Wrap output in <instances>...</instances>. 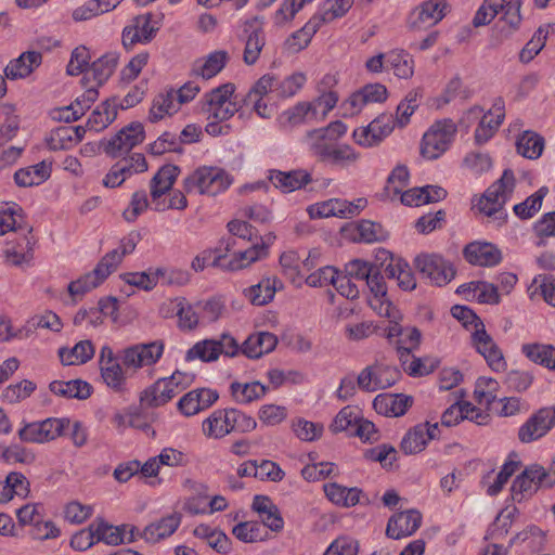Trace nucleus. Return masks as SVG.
Here are the masks:
<instances>
[{
    "label": "nucleus",
    "instance_id": "f257e3e1",
    "mask_svg": "<svg viewBox=\"0 0 555 555\" xmlns=\"http://www.w3.org/2000/svg\"><path fill=\"white\" fill-rule=\"evenodd\" d=\"M232 183L233 178L223 168L202 166L183 180V190L185 193L196 191L202 195L216 196Z\"/></svg>",
    "mask_w": 555,
    "mask_h": 555
},
{
    "label": "nucleus",
    "instance_id": "f03ea898",
    "mask_svg": "<svg viewBox=\"0 0 555 555\" xmlns=\"http://www.w3.org/2000/svg\"><path fill=\"white\" fill-rule=\"evenodd\" d=\"M515 188V176L511 169H505L502 177L488 188L480 198L478 209L487 217L503 221L505 218L504 205L511 197Z\"/></svg>",
    "mask_w": 555,
    "mask_h": 555
},
{
    "label": "nucleus",
    "instance_id": "7ed1b4c3",
    "mask_svg": "<svg viewBox=\"0 0 555 555\" xmlns=\"http://www.w3.org/2000/svg\"><path fill=\"white\" fill-rule=\"evenodd\" d=\"M234 83L228 82L212 89L204 95L202 111L208 119L225 121L238 112V101Z\"/></svg>",
    "mask_w": 555,
    "mask_h": 555
},
{
    "label": "nucleus",
    "instance_id": "20e7f679",
    "mask_svg": "<svg viewBox=\"0 0 555 555\" xmlns=\"http://www.w3.org/2000/svg\"><path fill=\"white\" fill-rule=\"evenodd\" d=\"M456 130L452 119L436 121L423 135L422 156L430 160L439 158L450 147Z\"/></svg>",
    "mask_w": 555,
    "mask_h": 555
},
{
    "label": "nucleus",
    "instance_id": "39448f33",
    "mask_svg": "<svg viewBox=\"0 0 555 555\" xmlns=\"http://www.w3.org/2000/svg\"><path fill=\"white\" fill-rule=\"evenodd\" d=\"M555 483V467L546 470L534 464L527 467L512 483V498L520 502L532 495L539 487H552Z\"/></svg>",
    "mask_w": 555,
    "mask_h": 555
},
{
    "label": "nucleus",
    "instance_id": "423d86ee",
    "mask_svg": "<svg viewBox=\"0 0 555 555\" xmlns=\"http://www.w3.org/2000/svg\"><path fill=\"white\" fill-rule=\"evenodd\" d=\"M240 352L237 340L228 333L220 335L218 339H204L196 343L186 351L185 360L199 359L203 362L216 361L220 354L234 357Z\"/></svg>",
    "mask_w": 555,
    "mask_h": 555
},
{
    "label": "nucleus",
    "instance_id": "0eeeda50",
    "mask_svg": "<svg viewBox=\"0 0 555 555\" xmlns=\"http://www.w3.org/2000/svg\"><path fill=\"white\" fill-rule=\"evenodd\" d=\"M162 16L153 13L137 15L131 24L122 30L121 42L130 51L137 43H149L156 36L160 27Z\"/></svg>",
    "mask_w": 555,
    "mask_h": 555
},
{
    "label": "nucleus",
    "instance_id": "6e6552de",
    "mask_svg": "<svg viewBox=\"0 0 555 555\" xmlns=\"http://www.w3.org/2000/svg\"><path fill=\"white\" fill-rule=\"evenodd\" d=\"M69 425L66 418H47L43 421L25 423L17 435L22 442L46 443L60 437L65 427Z\"/></svg>",
    "mask_w": 555,
    "mask_h": 555
},
{
    "label": "nucleus",
    "instance_id": "1a4fd4ad",
    "mask_svg": "<svg viewBox=\"0 0 555 555\" xmlns=\"http://www.w3.org/2000/svg\"><path fill=\"white\" fill-rule=\"evenodd\" d=\"M418 273L437 286L447 285L455 276L452 263L437 254H422L414 259Z\"/></svg>",
    "mask_w": 555,
    "mask_h": 555
},
{
    "label": "nucleus",
    "instance_id": "9d476101",
    "mask_svg": "<svg viewBox=\"0 0 555 555\" xmlns=\"http://www.w3.org/2000/svg\"><path fill=\"white\" fill-rule=\"evenodd\" d=\"M145 138L144 127L139 121H133L122 128L112 139L102 141L103 152L112 158H118L128 154L135 145L143 142Z\"/></svg>",
    "mask_w": 555,
    "mask_h": 555
},
{
    "label": "nucleus",
    "instance_id": "9b49d317",
    "mask_svg": "<svg viewBox=\"0 0 555 555\" xmlns=\"http://www.w3.org/2000/svg\"><path fill=\"white\" fill-rule=\"evenodd\" d=\"M367 201L365 198H358L353 202H348L341 198H331L322 203H317L308 208V214L312 219L317 218H352L360 214L365 208Z\"/></svg>",
    "mask_w": 555,
    "mask_h": 555
},
{
    "label": "nucleus",
    "instance_id": "f8f14e48",
    "mask_svg": "<svg viewBox=\"0 0 555 555\" xmlns=\"http://www.w3.org/2000/svg\"><path fill=\"white\" fill-rule=\"evenodd\" d=\"M555 425V408L544 406L533 413L518 429V439L530 443L544 437Z\"/></svg>",
    "mask_w": 555,
    "mask_h": 555
},
{
    "label": "nucleus",
    "instance_id": "ddd939ff",
    "mask_svg": "<svg viewBox=\"0 0 555 555\" xmlns=\"http://www.w3.org/2000/svg\"><path fill=\"white\" fill-rule=\"evenodd\" d=\"M164 348L165 344L160 339L133 345L124 350L122 363L133 369L153 365L162 358Z\"/></svg>",
    "mask_w": 555,
    "mask_h": 555
},
{
    "label": "nucleus",
    "instance_id": "4468645a",
    "mask_svg": "<svg viewBox=\"0 0 555 555\" xmlns=\"http://www.w3.org/2000/svg\"><path fill=\"white\" fill-rule=\"evenodd\" d=\"M447 8V2H421L410 12L406 25L413 31L430 28L444 17Z\"/></svg>",
    "mask_w": 555,
    "mask_h": 555
},
{
    "label": "nucleus",
    "instance_id": "2eb2a0df",
    "mask_svg": "<svg viewBox=\"0 0 555 555\" xmlns=\"http://www.w3.org/2000/svg\"><path fill=\"white\" fill-rule=\"evenodd\" d=\"M245 49L243 60L247 65H254L266 44V36L262 21L256 16L247 20L243 25Z\"/></svg>",
    "mask_w": 555,
    "mask_h": 555
},
{
    "label": "nucleus",
    "instance_id": "dca6fc26",
    "mask_svg": "<svg viewBox=\"0 0 555 555\" xmlns=\"http://www.w3.org/2000/svg\"><path fill=\"white\" fill-rule=\"evenodd\" d=\"M392 130V115L384 114L375 118L367 127L356 129L352 135L358 144L373 146L390 134Z\"/></svg>",
    "mask_w": 555,
    "mask_h": 555
},
{
    "label": "nucleus",
    "instance_id": "f3484780",
    "mask_svg": "<svg viewBox=\"0 0 555 555\" xmlns=\"http://www.w3.org/2000/svg\"><path fill=\"white\" fill-rule=\"evenodd\" d=\"M422 524V515L415 509L397 513L388 520L386 534L399 540L412 535Z\"/></svg>",
    "mask_w": 555,
    "mask_h": 555
},
{
    "label": "nucleus",
    "instance_id": "a211bd4d",
    "mask_svg": "<svg viewBox=\"0 0 555 555\" xmlns=\"http://www.w3.org/2000/svg\"><path fill=\"white\" fill-rule=\"evenodd\" d=\"M378 258L383 262L390 259V262L384 269V273L388 279H396L401 289L413 291L416 287L415 276L406 261L400 258L393 259L391 254L385 249L378 253Z\"/></svg>",
    "mask_w": 555,
    "mask_h": 555
},
{
    "label": "nucleus",
    "instance_id": "6ab92c4d",
    "mask_svg": "<svg viewBox=\"0 0 555 555\" xmlns=\"http://www.w3.org/2000/svg\"><path fill=\"white\" fill-rule=\"evenodd\" d=\"M218 398V392L208 388L191 390L179 400L178 410L185 416H193L211 406Z\"/></svg>",
    "mask_w": 555,
    "mask_h": 555
},
{
    "label": "nucleus",
    "instance_id": "aec40b11",
    "mask_svg": "<svg viewBox=\"0 0 555 555\" xmlns=\"http://www.w3.org/2000/svg\"><path fill=\"white\" fill-rule=\"evenodd\" d=\"M464 258L474 266L493 267L502 260L500 249L491 243L473 242L465 246Z\"/></svg>",
    "mask_w": 555,
    "mask_h": 555
},
{
    "label": "nucleus",
    "instance_id": "412c9836",
    "mask_svg": "<svg viewBox=\"0 0 555 555\" xmlns=\"http://www.w3.org/2000/svg\"><path fill=\"white\" fill-rule=\"evenodd\" d=\"M268 179L283 193H291L299 190L312 181L311 175L304 169L291 171L272 169L269 171Z\"/></svg>",
    "mask_w": 555,
    "mask_h": 555
},
{
    "label": "nucleus",
    "instance_id": "4be33fe9",
    "mask_svg": "<svg viewBox=\"0 0 555 555\" xmlns=\"http://www.w3.org/2000/svg\"><path fill=\"white\" fill-rule=\"evenodd\" d=\"M413 398L403 393H380L373 401L374 410L385 416H402L412 405Z\"/></svg>",
    "mask_w": 555,
    "mask_h": 555
},
{
    "label": "nucleus",
    "instance_id": "5701e85b",
    "mask_svg": "<svg viewBox=\"0 0 555 555\" xmlns=\"http://www.w3.org/2000/svg\"><path fill=\"white\" fill-rule=\"evenodd\" d=\"M177 395L178 389L171 388L164 378H159L141 392L140 406L142 409L159 408L165 405Z\"/></svg>",
    "mask_w": 555,
    "mask_h": 555
},
{
    "label": "nucleus",
    "instance_id": "b1692460",
    "mask_svg": "<svg viewBox=\"0 0 555 555\" xmlns=\"http://www.w3.org/2000/svg\"><path fill=\"white\" fill-rule=\"evenodd\" d=\"M182 515L173 512L157 521L147 525L141 533V538L146 542L156 543L173 534L179 528Z\"/></svg>",
    "mask_w": 555,
    "mask_h": 555
},
{
    "label": "nucleus",
    "instance_id": "393cba45",
    "mask_svg": "<svg viewBox=\"0 0 555 555\" xmlns=\"http://www.w3.org/2000/svg\"><path fill=\"white\" fill-rule=\"evenodd\" d=\"M41 62L42 54L40 52L26 51L7 65L4 68V75L11 80L26 78L41 64Z\"/></svg>",
    "mask_w": 555,
    "mask_h": 555
},
{
    "label": "nucleus",
    "instance_id": "a878e982",
    "mask_svg": "<svg viewBox=\"0 0 555 555\" xmlns=\"http://www.w3.org/2000/svg\"><path fill=\"white\" fill-rule=\"evenodd\" d=\"M235 409L217 410L203 422V431L211 438H222L233 430Z\"/></svg>",
    "mask_w": 555,
    "mask_h": 555
},
{
    "label": "nucleus",
    "instance_id": "bb28decb",
    "mask_svg": "<svg viewBox=\"0 0 555 555\" xmlns=\"http://www.w3.org/2000/svg\"><path fill=\"white\" fill-rule=\"evenodd\" d=\"M278 344L275 335L269 332H259L249 335L248 338L240 346V351L247 358L258 359L261 356L271 352Z\"/></svg>",
    "mask_w": 555,
    "mask_h": 555
},
{
    "label": "nucleus",
    "instance_id": "cd10ccee",
    "mask_svg": "<svg viewBox=\"0 0 555 555\" xmlns=\"http://www.w3.org/2000/svg\"><path fill=\"white\" fill-rule=\"evenodd\" d=\"M51 176V164L42 160L34 166L20 168L13 175L14 183L18 188L39 185Z\"/></svg>",
    "mask_w": 555,
    "mask_h": 555
},
{
    "label": "nucleus",
    "instance_id": "c85d7f7f",
    "mask_svg": "<svg viewBox=\"0 0 555 555\" xmlns=\"http://www.w3.org/2000/svg\"><path fill=\"white\" fill-rule=\"evenodd\" d=\"M283 287V283L278 276H266L258 284L244 291L245 296L253 305L263 306L270 302L275 292Z\"/></svg>",
    "mask_w": 555,
    "mask_h": 555
},
{
    "label": "nucleus",
    "instance_id": "c756f323",
    "mask_svg": "<svg viewBox=\"0 0 555 555\" xmlns=\"http://www.w3.org/2000/svg\"><path fill=\"white\" fill-rule=\"evenodd\" d=\"M179 173L180 168L172 164H167L159 168L150 182L153 202H157L165 193L171 190Z\"/></svg>",
    "mask_w": 555,
    "mask_h": 555
},
{
    "label": "nucleus",
    "instance_id": "7c9ffc66",
    "mask_svg": "<svg viewBox=\"0 0 555 555\" xmlns=\"http://www.w3.org/2000/svg\"><path fill=\"white\" fill-rule=\"evenodd\" d=\"M263 257L264 256L261 254V251L253 243L251 246L246 250L234 254L233 258L229 261L225 260L224 255L216 256L211 262V266L235 271L243 269Z\"/></svg>",
    "mask_w": 555,
    "mask_h": 555
},
{
    "label": "nucleus",
    "instance_id": "2f4dec72",
    "mask_svg": "<svg viewBox=\"0 0 555 555\" xmlns=\"http://www.w3.org/2000/svg\"><path fill=\"white\" fill-rule=\"evenodd\" d=\"M49 389L54 395L79 400L89 398L92 392V386L82 379H73L68 382L53 380L50 383Z\"/></svg>",
    "mask_w": 555,
    "mask_h": 555
},
{
    "label": "nucleus",
    "instance_id": "473e14b6",
    "mask_svg": "<svg viewBox=\"0 0 555 555\" xmlns=\"http://www.w3.org/2000/svg\"><path fill=\"white\" fill-rule=\"evenodd\" d=\"M319 28V20H314L312 16L301 29L295 31L286 39L284 43L285 50L292 54L304 50L308 47Z\"/></svg>",
    "mask_w": 555,
    "mask_h": 555
},
{
    "label": "nucleus",
    "instance_id": "72a5a7b5",
    "mask_svg": "<svg viewBox=\"0 0 555 555\" xmlns=\"http://www.w3.org/2000/svg\"><path fill=\"white\" fill-rule=\"evenodd\" d=\"M178 317V325L183 331H192L199 323V311L195 305H191L185 298L178 297L171 301Z\"/></svg>",
    "mask_w": 555,
    "mask_h": 555
},
{
    "label": "nucleus",
    "instance_id": "f704fd0d",
    "mask_svg": "<svg viewBox=\"0 0 555 555\" xmlns=\"http://www.w3.org/2000/svg\"><path fill=\"white\" fill-rule=\"evenodd\" d=\"M352 238L356 242L374 243L385 241L388 232L380 223L361 220L352 225Z\"/></svg>",
    "mask_w": 555,
    "mask_h": 555
},
{
    "label": "nucleus",
    "instance_id": "c9c22d12",
    "mask_svg": "<svg viewBox=\"0 0 555 555\" xmlns=\"http://www.w3.org/2000/svg\"><path fill=\"white\" fill-rule=\"evenodd\" d=\"M100 370L101 377L108 388L118 393L127 391V378L118 361L107 360Z\"/></svg>",
    "mask_w": 555,
    "mask_h": 555
},
{
    "label": "nucleus",
    "instance_id": "e433bc0d",
    "mask_svg": "<svg viewBox=\"0 0 555 555\" xmlns=\"http://www.w3.org/2000/svg\"><path fill=\"white\" fill-rule=\"evenodd\" d=\"M117 117L115 100H106L98 106L87 120L90 130L101 131L108 127Z\"/></svg>",
    "mask_w": 555,
    "mask_h": 555
},
{
    "label": "nucleus",
    "instance_id": "4c0bfd02",
    "mask_svg": "<svg viewBox=\"0 0 555 555\" xmlns=\"http://www.w3.org/2000/svg\"><path fill=\"white\" fill-rule=\"evenodd\" d=\"M59 356L64 365L83 364L94 356V346L90 340H81L72 349L61 348Z\"/></svg>",
    "mask_w": 555,
    "mask_h": 555
},
{
    "label": "nucleus",
    "instance_id": "58836bf2",
    "mask_svg": "<svg viewBox=\"0 0 555 555\" xmlns=\"http://www.w3.org/2000/svg\"><path fill=\"white\" fill-rule=\"evenodd\" d=\"M229 54L220 50L210 53L205 61H196L193 66V73L205 79L216 76L227 64Z\"/></svg>",
    "mask_w": 555,
    "mask_h": 555
},
{
    "label": "nucleus",
    "instance_id": "ea45409f",
    "mask_svg": "<svg viewBox=\"0 0 555 555\" xmlns=\"http://www.w3.org/2000/svg\"><path fill=\"white\" fill-rule=\"evenodd\" d=\"M317 117V105L311 102H299L283 112L280 121L283 126H297Z\"/></svg>",
    "mask_w": 555,
    "mask_h": 555
},
{
    "label": "nucleus",
    "instance_id": "a19ab883",
    "mask_svg": "<svg viewBox=\"0 0 555 555\" xmlns=\"http://www.w3.org/2000/svg\"><path fill=\"white\" fill-rule=\"evenodd\" d=\"M522 353L532 362L555 371V347L544 344H525Z\"/></svg>",
    "mask_w": 555,
    "mask_h": 555
},
{
    "label": "nucleus",
    "instance_id": "79ce46f5",
    "mask_svg": "<svg viewBox=\"0 0 555 555\" xmlns=\"http://www.w3.org/2000/svg\"><path fill=\"white\" fill-rule=\"evenodd\" d=\"M176 91L170 89L165 93L157 94L152 103L149 113V119L152 122H157L166 115H171L177 112L178 105L175 103Z\"/></svg>",
    "mask_w": 555,
    "mask_h": 555
},
{
    "label": "nucleus",
    "instance_id": "37998d69",
    "mask_svg": "<svg viewBox=\"0 0 555 555\" xmlns=\"http://www.w3.org/2000/svg\"><path fill=\"white\" fill-rule=\"evenodd\" d=\"M517 153L529 159H537L544 150V139L533 132L525 131L516 141Z\"/></svg>",
    "mask_w": 555,
    "mask_h": 555
},
{
    "label": "nucleus",
    "instance_id": "c03bdc74",
    "mask_svg": "<svg viewBox=\"0 0 555 555\" xmlns=\"http://www.w3.org/2000/svg\"><path fill=\"white\" fill-rule=\"evenodd\" d=\"M386 68L392 69L393 74L403 79L413 76V59L403 50H393L386 54Z\"/></svg>",
    "mask_w": 555,
    "mask_h": 555
},
{
    "label": "nucleus",
    "instance_id": "a18cd8bd",
    "mask_svg": "<svg viewBox=\"0 0 555 555\" xmlns=\"http://www.w3.org/2000/svg\"><path fill=\"white\" fill-rule=\"evenodd\" d=\"M231 395L238 403H250L262 398L267 392V387L259 382L241 384L234 382L230 386Z\"/></svg>",
    "mask_w": 555,
    "mask_h": 555
},
{
    "label": "nucleus",
    "instance_id": "49530a36",
    "mask_svg": "<svg viewBox=\"0 0 555 555\" xmlns=\"http://www.w3.org/2000/svg\"><path fill=\"white\" fill-rule=\"evenodd\" d=\"M360 159V153L348 144L331 145L322 162H328L343 168L354 165Z\"/></svg>",
    "mask_w": 555,
    "mask_h": 555
},
{
    "label": "nucleus",
    "instance_id": "de8ad7c7",
    "mask_svg": "<svg viewBox=\"0 0 555 555\" xmlns=\"http://www.w3.org/2000/svg\"><path fill=\"white\" fill-rule=\"evenodd\" d=\"M3 496L1 500L3 502H9L13 499L14 495L26 498L30 492V485L27 478L17 472L10 473L3 486Z\"/></svg>",
    "mask_w": 555,
    "mask_h": 555
},
{
    "label": "nucleus",
    "instance_id": "09e8293b",
    "mask_svg": "<svg viewBox=\"0 0 555 555\" xmlns=\"http://www.w3.org/2000/svg\"><path fill=\"white\" fill-rule=\"evenodd\" d=\"M387 99V89L384 85H366L360 91L353 93L350 98L352 106H362L366 103L384 102Z\"/></svg>",
    "mask_w": 555,
    "mask_h": 555
},
{
    "label": "nucleus",
    "instance_id": "8fccbe9b",
    "mask_svg": "<svg viewBox=\"0 0 555 555\" xmlns=\"http://www.w3.org/2000/svg\"><path fill=\"white\" fill-rule=\"evenodd\" d=\"M427 442L426 425L418 424L404 435L400 447L405 454H416L425 449Z\"/></svg>",
    "mask_w": 555,
    "mask_h": 555
},
{
    "label": "nucleus",
    "instance_id": "3c124183",
    "mask_svg": "<svg viewBox=\"0 0 555 555\" xmlns=\"http://www.w3.org/2000/svg\"><path fill=\"white\" fill-rule=\"evenodd\" d=\"M118 62L115 53H107L91 64L90 72L98 86H102L114 73Z\"/></svg>",
    "mask_w": 555,
    "mask_h": 555
},
{
    "label": "nucleus",
    "instance_id": "603ef678",
    "mask_svg": "<svg viewBox=\"0 0 555 555\" xmlns=\"http://www.w3.org/2000/svg\"><path fill=\"white\" fill-rule=\"evenodd\" d=\"M493 108L495 112V121L493 122V126L486 125L485 122H479L478 127L475 130V142L478 145H482L487 143L496 132L500 125L503 121L504 118V103L501 99H498L495 103L493 104Z\"/></svg>",
    "mask_w": 555,
    "mask_h": 555
},
{
    "label": "nucleus",
    "instance_id": "864d4df0",
    "mask_svg": "<svg viewBox=\"0 0 555 555\" xmlns=\"http://www.w3.org/2000/svg\"><path fill=\"white\" fill-rule=\"evenodd\" d=\"M548 190L546 186L540 188L535 193L530 195L522 203L514 206V212L520 219H529L541 209L542 202Z\"/></svg>",
    "mask_w": 555,
    "mask_h": 555
},
{
    "label": "nucleus",
    "instance_id": "5fc2aeb1",
    "mask_svg": "<svg viewBox=\"0 0 555 555\" xmlns=\"http://www.w3.org/2000/svg\"><path fill=\"white\" fill-rule=\"evenodd\" d=\"M304 140L312 154L320 160L324 159L331 145L334 144L321 128L308 131Z\"/></svg>",
    "mask_w": 555,
    "mask_h": 555
},
{
    "label": "nucleus",
    "instance_id": "6e6d98bb",
    "mask_svg": "<svg viewBox=\"0 0 555 555\" xmlns=\"http://www.w3.org/2000/svg\"><path fill=\"white\" fill-rule=\"evenodd\" d=\"M96 542H104L108 545H118L124 543L121 526L108 525L102 519L93 521Z\"/></svg>",
    "mask_w": 555,
    "mask_h": 555
},
{
    "label": "nucleus",
    "instance_id": "4d7b16f0",
    "mask_svg": "<svg viewBox=\"0 0 555 555\" xmlns=\"http://www.w3.org/2000/svg\"><path fill=\"white\" fill-rule=\"evenodd\" d=\"M307 78L302 73H294L293 75L280 79L276 76L275 94L278 98H288L297 93L302 88Z\"/></svg>",
    "mask_w": 555,
    "mask_h": 555
},
{
    "label": "nucleus",
    "instance_id": "13d9d810",
    "mask_svg": "<svg viewBox=\"0 0 555 555\" xmlns=\"http://www.w3.org/2000/svg\"><path fill=\"white\" fill-rule=\"evenodd\" d=\"M116 4L111 2H85L73 11V18L76 22L88 21L105 12L113 11Z\"/></svg>",
    "mask_w": 555,
    "mask_h": 555
},
{
    "label": "nucleus",
    "instance_id": "bf43d9fd",
    "mask_svg": "<svg viewBox=\"0 0 555 555\" xmlns=\"http://www.w3.org/2000/svg\"><path fill=\"white\" fill-rule=\"evenodd\" d=\"M517 541L521 542L526 548L532 552H539L544 546L545 533L540 528L533 526L516 534L512 540V544Z\"/></svg>",
    "mask_w": 555,
    "mask_h": 555
},
{
    "label": "nucleus",
    "instance_id": "052dcab7",
    "mask_svg": "<svg viewBox=\"0 0 555 555\" xmlns=\"http://www.w3.org/2000/svg\"><path fill=\"white\" fill-rule=\"evenodd\" d=\"M276 76L274 74H266L261 76L251 87L244 98V103L254 101V99H263L269 93H275Z\"/></svg>",
    "mask_w": 555,
    "mask_h": 555
},
{
    "label": "nucleus",
    "instance_id": "680f3d73",
    "mask_svg": "<svg viewBox=\"0 0 555 555\" xmlns=\"http://www.w3.org/2000/svg\"><path fill=\"white\" fill-rule=\"evenodd\" d=\"M301 257L295 250H288L280 256V264L285 275H287L293 283L302 278L301 271Z\"/></svg>",
    "mask_w": 555,
    "mask_h": 555
},
{
    "label": "nucleus",
    "instance_id": "e2e57ef3",
    "mask_svg": "<svg viewBox=\"0 0 555 555\" xmlns=\"http://www.w3.org/2000/svg\"><path fill=\"white\" fill-rule=\"evenodd\" d=\"M104 280L94 273V270L85 274L80 279L73 281L68 284V293L75 298L76 296H82L91 289L98 287Z\"/></svg>",
    "mask_w": 555,
    "mask_h": 555
},
{
    "label": "nucleus",
    "instance_id": "0e129e2a",
    "mask_svg": "<svg viewBox=\"0 0 555 555\" xmlns=\"http://www.w3.org/2000/svg\"><path fill=\"white\" fill-rule=\"evenodd\" d=\"M22 211L23 209L15 203L11 205L5 203L0 207V235L16 230V217H21Z\"/></svg>",
    "mask_w": 555,
    "mask_h": 555
},
{
    "label": "nucleus",
    "instance_id": "69168bd1",
    "mask_svg": "<svg viewBox=\"0 0 555 555\" xmlns=\"http://www.w3.org/2000/svg\"><path fill=\"white\" fill-rule=\"evenodd\" d=\"M35 389L36 385L33 382L24 379L18 384L7 387L3 390L2 397L9 403H16L28 398Z\"/></svg>",
    "mask_w": 555,
    "mask_h": 555
},
{
    "label": "nucleus",
    "instance_id": "338daca9",
    "mask_svg": "<svg viewBox=\"0 0 555 555\" xmlns=\"http://www.w3.org/2000/svg\"><path fill=\"white\" fill-rule=\"evenodd\" d=\"M195 307L201 312L203 322H216L224 311V304L220 299L211 298L206 301H197Z\"/></svg>",
    "mask_w": 555,
    "mask_h": 555
},
{
    "label": "nucleus",
    "instance_id": "774afa93",
    "mask_svg": "<svg viewBox=\"0 0 555 555\" xmlns=\"http://www.w3.org/2000/svg\"><path fill=\"white\" fill-rule=\"evenodd\" d=\"M358 542L351 538L340 537L333 541L324 555H358Z\"/></svg>",
    "mask_w": 555,
    "mask_h": 555
}]
</instances>
